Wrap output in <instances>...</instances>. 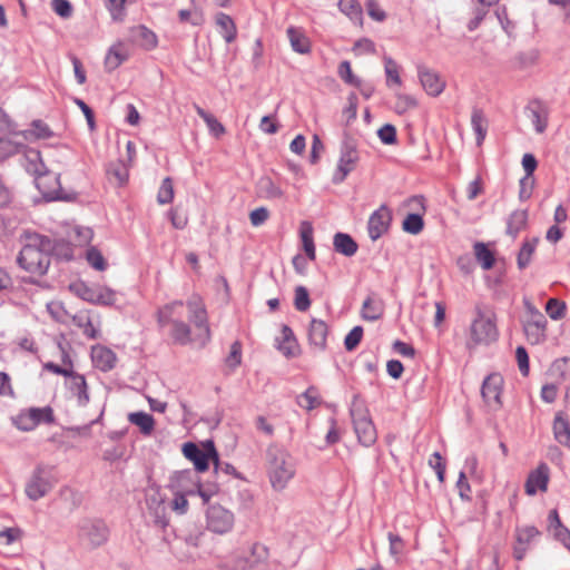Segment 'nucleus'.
<instances>
[{
	"label": "nucleus",
	"mask_w": 570,
	"mask_h": 570,
	"mask_svg": "<svg viewBox=\"0 0 570 570\" xmlns=\"http://www.w3.org/2000/svg\"><path fill=\"white\" fill-rule=\"evenodd\" d=\"M53 248L52 240L49 237L37 233H26L24 244L17 262L26 272L43 276L50 266Z\"/></svg>",
	"instance_id": "f257e3e1"
},
{
	"label": "nucleus",
	"mask_w": 570,
	"mask_h": 570,
	"mask_svg": "<svg viewBox=\"0 0 570 570\" xmlns=\"http://www.w3.org/2000/svg\"><path fill=\"white\" fill-rule=\"evenodd\" d=\"M499 338L498 318L494 311L476 305L472 318L466 347L472 350L479 345L489 346Z\"/></svg>",
	"instance_id": "f03ea898"
},
{
	"label": "nucleus",
	"mask_w": 570,
	"mask_h": 570,
	"mask_svg": "<svg viewBox=\"0 0 570 570\" xmlns=\"http://www.w3.org/2000/svg\"><path fill=\"white\" fill-rule=\"evenodd\" d=\"M184 303L181 301H175L166 304L158 309L157 321L160 327L171 325L170 337L176 344L187 345L193 340L190 337L191 331L187 323L183 322Z\"/></svg>",
	"instance_id": "7ed1b4c3"
},
{
	"label": "nucleus",
	"mask_w": 570,
	"mask_h": 570,
	"mask_svg": "<svg viewBox=\"0 0 570 570\" xmlns=\"http://www.w3.org/2000/svg\"><path fill=\"white\" fill-rule=\"evenodd\" d=\"M268 476L272 488L282 491L295 474V466L292 456L279 448L267 450Z\"/></svg>",
	"instance_id": "20e7f679"
},
{
	"label": "nucleus",
	"mask_w": 570,
	"mask_h": 570,
	"mask_svg": "<svg viewBox=\"0 0 570 570\" xmlns=\"http://www.w3.org/2000/svg\"><path fill=\"white\" fill-rule=\"evenodd\" d=\"M350 415L357 440L364 446H371L376 442L377 433L371 419L365 401L358 395L353 396Z\"/></svg>",
	"instance_id": "39448f33"
},
{
	"label": "nucleus",
	"mask_w": 570,
	"mask_h": 570,
	"mask_svg": "<svg viewBox=\"0 0 570 570\" xmlns=\"http://www.w3.org/2000/svg\"><path fill=\"white\" fill-rule=\"evenodd\" d=\"M109 530L99 519H82L77 524L79 543L87 549H96L108 540Z\"/></svg>",
	"instance_id": "423d86ee"
},
{
	"label": "nucleus",
	"mask_w": 570,
	"mask_h": 570,
	"mask_svg": "<svg viewBox=\"0 0 570 570\" xmlns=\"http://www.w3.org/2000/svg\"><path fill=\"white\" fill-rule=\"evenodd\" d=\"M358 160L360 155L356 140L353 137L345 135L341 144L340 159L336 170L333 174L332 181L334 184L343 183L347 175L356 168Z\"/></svg>",
	"instance_id": "0eeeda50"
},
{
	"label": "nucleus",
	"mask_w": 570,
	"mask_h": 570,
	"mask_svg": "<svg viewBox=\"0 0 570 570\" xmlns=\"http://www.w3.org/2000/svg\"><path fill=\"white\" fill-rule=\"evenodd\" d=\"M216 451L215 444L210 440L202 443V446L193 442L183 445V453L186 459L194 463L196 473L208 470L209 462L216 456Z\"/></svg>",
	"instance_id": "6e6552de"
},
{
	"label": "nucleus",
	"mask_w": 570,
	"mask_h": 570,
	"mask_svg": "<svg viewBox=\"0 0 570 570\" xmlns=\"http://www.w3.org/2000/svg\"><path fill=\"white\" fill-rule=\"evenodd\" d=\"M235 517L220 504H212L206 511V527L216 534H226L234 528Z\"/></svg>",
	"instance_id": "1a4fd4ad"
},
{
	"label": "nucleus",
	"mask_w": 570,
	"mask_h": 570,
	"mask_svg": "<svg viewBox=\"0 0 570 570\" xmlns=\"http://www.w3.org/2000/svg\"><path fill=\"white\" fill-rule=\"evenodd\" d=\"M189 311V321L194 323L198 330L197 340L200 346H205L210 340V330L207 320V312L202 302L197 296L189 298L186 303Z\"/></svg>",
	"instance_id": "9d476101"
},
{
	"label": "nucleus",
	"mask_w": 570,
	"mask_h": 570,
	"mask_svg": "<svg viewBox=\"0 0 570 570\" xmlns=\"http://www.w3.org/2000/svg\"><path fill=\"white\" fill-rule=\"evenodd\" d=\"M268 549L262 543H254L248 556H237L226 563L229 570H252L266 563Z\"/></svg>",
	"instance_id": "9b49d317"
},
{
	"label": "nucleus",
	"mask_w": 570,
	"mask_h": 570,
	"mask_svg": "<svg viewBox=\"0 0 570 570\" xmlns=\"http://www.w3.org/2000/svg\"><path fill=\"white\" fill-rule=\"evenodd\" d=\"M50 475L51 469L48 466L38 465L33 470V473L26 485V494L30 500L37 501L52 489Z\"/></svg>",
	"instance_id": "f8f14e48"
},
{
	"label": "nucleus",
	"mask_w": 570,
	"mask_h": 570,
	"mask_svg": "<svg viewBox=\"0 0 570 570\" xmlns=\"http://www.w3.org/2000/svg\"><path fill=\"white\" fill-rule=\"evenodd\" d=\"M198 482L199 478L195 471L190 469L176 471L169 478L168 489L173 493L195 495Z\"/></svg>",
	"instance_id": "ddd939ff"
},
{
	"label": "nucleus",
	"mask_w": 570,
	"mask_h": 570,
	"mask_svg": "<svg viewBox=\"0 0 570 570\" xmlns=\"http://www.w3.org/2000/svg\"><path fill=\"white\" fill-rule=\"evenodd\" d=\"M503 383L504 380L500 373H491L484 379L481 387V394L489 406L499 409L502 405L501 394Z\"/></svg>",
	"instance_id": "4468645a"
},
{
	"label": "nucleus",
	"mask_w": 570,
	"mask_h": 570,
	"mask_svg": "<svg viewBox=\"0 0 570 570\" xmlns=\"http://www.w3.org/2000/svg\"><path fill=\"white\" fill-rule=\"evenodd\" d=\"M35 180L37 188L46 198L52 200H65L68 198L66 191L61 187L59 174H51L47 170L46 174L40 175Z\"/></svg>",
	"instance_id": "2eb2a0df"
},
{
	"label": "nucleus",
	"mask_w": 570,
	"mask_h": 570,
	"mask_svg": "<svg viewBox=\"0 0 570 570\" xmlns=\"http://www.w3.org/2000/svg\"><path fill=\"white\" fill-rule=\"evenodd\" d=\"M392 212L386 205H382L368 218L367 230L372 240L379 239L390 228Z\"/></svg>",
	"instance_id": "dca6fc26"
},
{
	"label": "nucleus",
	"mask_w": 570,
	"mask_h": 570,
	"mask_svg": "<svg viewBox=\"0 0 570 570\" xmlns=\"http://www.w3.org/2000/svg\"><path fill=\"white\" fill-rule=\"evenodd\" d=\"M550 479V469L547 463H540L532 470L524 483L525 493L534 495L538 491L546 492Z\"/></svg>",
	"instance_id": "f3484780"
},
{
	"label": "nucleus",
	"mask_w": 570,
	"mask_h": 570,
	"mask_svg": "<svg viewBox=\"0 0 570 570\" xmlns=\"http://www.w3.org/2000/svg\"><path fill=\"white\" fill-rule=\"evenodd\" d=\"M528 118L531 120L535 132L543 134L548 127L550 109L541 100H531L525 107Z\"/></svg>",
	"instance_id": "a211bd4d"
},
{
	"label": "nucleus",
	"mask_w": 570,
	"mask_h": 570,
	"mask_svg": "<svg viewBox=\"0 0 570 570\" xmlns=\"http://www.w3.org/2000/svg\"><path fill=\"white\" fill-rule=\"evenodd\" d=\"M67 379V386L71 394L77 399L78 405L86 406L89 403L90 397L85 376L72 371Z\"/></svg>",
	"instance_id": "6ab92c4d"
},
{
	"label": "nucleus",
	"mask_w": 570,
	"mask_h": 570,
	"mask_svg": "<svg viewBox=\"0 0 570 570\" xmlns=\"http://www.w3.org/2000/svg\"><path fill=\"white\" fill-rule=\"evenodd\" d=\"M91 358L96 368L108 372L116 366L117 356L108 347L97 345L91 348Z\"/></svg>",
	"instance_id": "aec40b11"
},
{
	"label": "nucleus",
	"mask_w": 570,
	"mask_h": 570,
	"mask_svg": "<svg viewBox=\"0 0 570 570\" xmlns=\"http://www.w3.org/2000/svg\"><path fill=\"white\" fill-rule=\"evenodd\" d=\"M547 318L527 320L523 323V332L528 342L532 345L543 343L547 338Z\"/></svg>",
	"instance_id": "412c9836"
},
{
	"label": "nucleus",
	"mask_w": 570,
	"mask_h": 570,
	"mask_svg": "<svg viewBox=\"0 0 570 570\" xmlns=\"http://www.w3.org/2000/svg\"><path fill=\"white\" fill-rule=\"evenodd\" d=\"M384 311L385 304L383 299L374 294H371L363 302L361 315L363 320L374 322L383 316Z\"/></svg>",
	"instance_id": "4be33fe9"
},
{
	"label": "nucleus",
	"mask_w": 570,
	"mask_h": 570,
	"mask_svg": "<svg viewBox=\"0 0 570 570\" xmlns=\"http://www.w3.org/2000/svg\"><path fill=\"white\" fill-rule=\"evenodd\" d=\"M256 195L267 200L281 199L284 196L283 189L268 176H263L256 184Z\"/></svg>",
	"instance_id": "5701e85b"
},
{
	"label": "nucleus",
	"mask_w": 570,
	"mask_h": 570,
	"mask_svg": "<svg viewBox=\"0 0 570 570\" xmlns=\"http://www.w3.org/2000/svg\"><path fill=\"white\" fill-rule=\"evenodd\" d=\"M328 326L322 320L313 318L308 328V340L312 345L320 350L326 348Z\"/></svg>",
	"instance_id": "b1692460"
},
{
	"label": "nucleus",
	"mask_w": 570,
	"mask_h": 570,
	"mask_svg": "<svg viewBox=\"0 0 570 570\" xmlns=\"http://www.w3.org/2000/svg\"><path fill=\"white\" fill-rule=\"evenodd\" d=\"M549 530L552 531L553 537L560 541L564 548L570 550V531L566 528L558 514L557 510H551L548 517Z\"/></svg>",
	"instance_id": "393cba45"
},
{
	"label": "nucleus",
	"mask_w": 570,
	"mask_h": 570,
	"mask_svg": "<svg viewBox=\"0 0 570 570\" xmlns=\"http://www.w3.org/2000/svg\"><path fill=\"white\" fill-rule=\"evenodd\" d=\"M420 82L432 97L441 95L446 86V80L440 73H420Z\"/></svg>",
	"instance_id": "a878e982"
},
{
	"label": "nucleus",
	"mask_w": 570,
	"mask_h": 570,
	"mask_svg": "<svg viewBox=\"0 0 570 570\" xmlns=\"http://www.w3.org/2000/svg\"><path fill=\"white\" fill-rule=\"evenodd\" d=\"M75 326L82 330V334L89 340H97L100 336V331L96 327L88 313L80 312L71 316Z\"/></svg>",
	"instance_id": "bb28decb"
},
{
	"label": "nucleus",
	"mask_w": 570,
	"mask_h": 570,
	"mask_svg": "<svg viewBox=\"0 0 570 570\" xmlns=\"http://www.w3.org/2000/svg\"><path fill=\"white\" fill-rule=\"evenodd\" d=\"M333 246L335 252L351 257L356 254L358 249L357 243L352 238L351 235L345 233H336L333 237Z\"/></svg>",
	"instance_id": "cd10ccee"
},
{
	"label": "nucleus",
	"mask_w": 570,
	"mask_h": 570,
	"mask_svg": "<svg viewBox=\"0 0 570 570\" xmlns=\"http://www.w3.org/2000/svg\"><path fill=\"white\" fill-rule=\"evenodd\" d=\"M528 210L517 209L512 212L507 220V234L515 238L518 234L527 227Z\"/></svg>",
	"instance_id": "c85d7f7f"
},
{
	"label": "nucleus",
	"mask_w": 570,
	"mask_h": 570,
	"mask_svg": "<svg viewBox=\"0 0 570 570\" xmlns=\"http://www.w3.org/2000/svg\"><path fill=\"white\" fill-rule=\"evenodd\" d=\"M24 168L28 173L35 176V179L42 174H46L48 168L46 167L41 154L37 149H29L26 153V165Z\"/></svg>",
	"instance_id": "c756f323"
},
{
	"label": "nucleus",
	"mask_w": 570,
	"mask_h": 570,
	"mask_svg": "<svg viewBox=\"0 0 570 570\" xmlns=\"http://www.w3.org/2000/svg\"><path fill=\"white\" fill-rule=\"evenodd\" d=\"M287 37L294 51L298 53H307L311 49L309 39L305 33L295 27L287 29Z\"/></svg>",
	"instance_id": "7c9ffc66"
},
{
	"label": "nucleus",
	"mask_w": 570,
	"mask_h": 570,
	"mask_svg": "<svg viewBox=\"0 0 570 570\" xmlns=\"http://www.w3.org/2000/svg\"><path fill=\"white\" fill-rule=\"evenodd\" d=\"M216 23L220 29V35L227 43H232L237 37V29L230 16L219 12L216 16Z\"/></svg>",
	"instance_id": "2f4dec72"
},
{
	"label": "nucleus",
	"mask_w": 570,
	"mask_h": 570,
	"mask_svg": "<svg viewBox=\"0 0 570 570\" xmlns=\"http://www.w3.org/2000/svg\"><path fill=\"white\" fill-rule=\"evenodd\" d=\"M539 242H540L539 237H532V238L525 239L522 243V246L518 253V258H517L519 269H524L529 266L532 255L534 254Z\"/></svg>",
	"instance_id": "473e14b6"
},
{
	"label": "nucleus",
	"mask_w": 570,
	"mask_h": 570,
	"mask_svg": "<svg viewBox=\"0 0 570 570\" xmlns=\"http://www.w3.org/2000/svg\"><path fill=\"white\" fill-rule=\"evenodd\" d=\"M553 433L560 444L570 449V423L561 413L554 417Z\"/></svg>",
	"instance_id": "72a5a7b5"
},
{
	"label": "nucleus",
	"mask_w": 570,
	"mask_h": 570,
	"mask_svg": "<svg viewBox=\"0 0 570 570\" xmlns=\"http://www.w3.org/2000/svg\"><path fill=\"white\" fill-rule=\"evenodd\" d=\"M338 8L341 12L350 18L355 24L362 26L363 23V9L356 0H340Z\"/></svg>",
	"instance_id": "f704fd0d"
},
{
	"label": "nucleus",
	"mask_w": 570,
	"mask_h": 570,
	"mask_svg": "<svg viewBox=\"0 0 570 570\" xmlns=\"http://www.w3.org/2000/svg\"><path fill=\"white\" fill-rule=\"evenodd\" d=\"M128 421L137 425L144 435H150L155 429L153 415L146 412H132L128 415Z\"/></svg>",
	"instance_id": "c9c22d12"
},
{
	"label": "nucleus",
	"mask_w": 570,
	"mask_h": 570,
	"mask_svg": "<svg viewBox=\"0 0 570 570\" xmlns=\"http://www.w3.org/2000/svg\"><path fill=\"white\" fill-rule=\"evenodd\" d=\"M132 38L140 47L148 50L155 48L157 45L156 35L142 24L132 29Z\"/></svg>",
	"instance_id": "e433bc0d"
},
{
	"label": "nucleus",
	"mask_w": 570,
	"mask_h": 570,
	"mask_svg": "<svg viewBox=\"0 0 570 570\" xmlns=\"http://www.w3.org/2000/svg\"><path fill=\"white\" fill-rule=\"evenodd\" d=\"M471 125L476 135V144L478 146H481L488 131V120L481 109H473L471 115Z\"/></svg>",
	"instance_id": "4c0bfd02"
},
{
	"label": "nucleus",
	"mask_w": 570,
	"mask_h": 570,
	"mask_svg": "<svg viewBox=\"0 0 570 570\" xmlns=\"http://www.w3.org/2000/svg\"><path fill=\"white\" fill-rule=\"evenodd\" d=\"M277 347L287 357L296 355L298 346L294 333L289 326H282V342L278 343Z\"/></svg>",
	"instance_id": "58836bf2"
},
{
	"label": "nucleus",
	"mask_w": 570,
	"mask_h": 570,
	"mask_svg": "<svg viewBox=\"0 0 570 570\" xmlns=\"http://www.w3.org/2000/svg\"><path fill=\"white\" fill-rule=\"evenodd\" d=\"M473 248L474 256L482 266V268L485 271L491 269L495 262L493 252L490 250L488 246L482 242H476Z\"/></svg>",
	"instance_id": "ea45409f"
},
{
	"label": "nucleus",
	"mask_w": 570,
	"mask_h": 570,
	"mask_svg": "<svg viewBox=\"0 0 570 570\" xmlns=\"http://www.w3.org/2000/svg\"><path fill=\"white\" fill-rule=\"evenodd\" d=\"M301 238L303 243L304 250L306 253V256L314 261L316 257L315 254V245L313 239V226L308 222H303L301 225Z\"/></svg>",
	"instance_id": "a19ab883"
},
{
	"label": "nucleus",
	"mask_w": 570,
	"mask_h": 570,
	"mask_svg": "<svg viewBox=\"0 0 570 570\" xmlns=\"http://www.w3.org/2000/svg\"><path fill=\"white\" fill-rule=\"evenodd\" d=\"M297 403L301 407L312 411L321 404L318 391L315 386H309L304 393H302Z\"/></svg>",
	"instance_id": "79ce46f5"
},
{
	"label": "nucleus",
	"mask_w": 570,
	"mask_h": 570,
	"mask_svg": "<svg viewBox=\"0 0 570 570\" xmlns=\"http://www.w3.org/2000/svg\"><path fill=\"white\" fill-rule=\"evenodd\" d=\"M127 59V53L121 45L114 46L109 49L105 63L107 68L114 70L118 68L122 61Z\"/></svg>",
	"instance_id": "37998d69"
},
{
	"label": "nucleus",
	"mask_w": 570,
	"mask_h": 570,
	"mask_svg": "<svg viewBox=\"0 0 570 570\" xmlns=\"http://www.w3.org/2000/svg\"><path fill=\"white\" fill-rule=\"evenodd\" d=\"M36 413V411H29V409L23 410L16 417H13V424L20 431H32L37 428L33 421Z\"/></svg>",
	"instance_id": "c03bdc74"
},
{
	"label": "nucleus",
	"mask_w": 570,
	"mask_h": 570,
	"mask_svg": "<svg viewBox=\"0 0 570 570\" xmlns=\"http://www.w3.org/2000/svg\"><path fill=\"white\" fill-rule=\"evenodd\" d=\"M196 112L206 122L209 131L214 136L219 137L225 132L224 126L212 114L205 111L203 108L198 106H196Z\"/></svg>",
	"instance_id": "a18cd8bd"
},
{
	"label": "nucleus",
	"mask_w": 570,
	"mask_h": 570,
	"mask_svg": "<svg viewBox=\"0 0 570 570\" xmlns=\"http://www.w3.org/2000/svg\"><path fill=\"white\" fill-rule=\"evenodd\" d=\"M424 222L422 215L419 213L409 214L403 220L402 228L404 232L417 235L423 230Z\"/></svg>",
	"instance_id": "49530a36"
},
{
	"label": "nucleus",
	"mask_w": 570,
	"mask_h": 570,
	"mask_svg": "<svg viewBox=\"0 0 570 570\" xmlns=\"http://www.w3.org/2000/svg\"><path fill=\"white\" fill-rule=\"evenodd\" d=\"M341 76L347 85L356 87L366 99L373 95L374 88L364 83L355 73H341Z\"/></svg>",
	"instance_id": "de8ad7c7"
},
{
	"label": "nucleus",
	"mask_w": 570,
	"mask_h": 570,
	"mask_svg": "<svg viewBox=\"0 0 570 570\" xmlns=\"http://www.w3.org/2000/svg\"><path fill=\"white\" fill-rule=\"evenodd\" d=\"M174 199V184L170 177H166L158 190L157 194V202L160 205H166L171 203Z\"/></svg>",
	"instance_id": "09e8293b"
},
{
	"label": "nucleus",
	"mask_w": 570,
	"mask_h": 570,
	"mask_svg": "<svg viewBox=\"0 0 570 570\" xmlns=\"http://www.w3.org/2000/svg\"><path fill=\"white\" fill-rule=\"evenodd\" d=\"M127 0H105V7L114 21H122L126 16L125 3Z\"/></svg>",
	"instance_id": "8fccbe9b"
},
{
	"label": "nucleus",
	"mask_w": 570,
	"mask_h": 570,
	"mask_svg": "<svg viewBox=\"0 0 570 570\" xmlns=\"http://www.w3.org/2000/svg\"><path fill=\"white\" fill-rule=\"evenodd\" d=\"M48 312L51 317L62 324H67L71 321V316L59 302H51L47 305Z\"/></svg>",
	"instance_id": "3c124183"
},
{
	"label": "nucleus",
	"mask_w": 570,
	"mask_h": 570,
	"mask_svg": "<svg viewBox=\"0 0 570 570\" xmlns=\"http://www.w3.org/2000/svg\"><path fill=\"white\" fill-rule=\"evenodd\" d=\"M540 535V531L534 525L517 528L515 538L520 544H529L533 539Z\"/></svg>",
	"instance_id": "603ef678"
},
{
	"label": "nucleus",
	"mask_w": 570,
	"mask_h": 570,
	"mask_svg": "<svg viewBox=\"0 0 570 570\" xmlns=\"http://www.w3.org/2000/svg\"><path fill=\"white\" fill-rule=\"evenodd\" d=\"M395 96H396V101H395L394 109L397 114L402 115V114L406 112L407 110L416 107V100L412 96L401 94L399 91L395 92Z\"/></svg>",
	"instance_id": "864d4df0"
},
{
	"label": "nucleus",
	"mask_w": 570,
	"mask_h": 570,
	"mask_svg": "<svg viewBox=\"0 0 570 570\" xmlns=\"http://www.w3.org/2000/svg\"><path fill=\"white\" fill-rule=\"evenodd\" d=\"M116 302V294L112 289L106 287H96L92 304L112 305Z\"/></svg>",
	"instance_id": "5fc2aeb1"
},
{
	"label": "nucleus",
	"mask_w": 570,
	"mask_h": 570,
	"mask_svg": "<svg viewBox=\"0 0 570 570\" xmlns=\"http://www.w3.org/2000/svg\"><path fill=\"white\" fill-rule=\"evenodd\" d=\"M546 312L552 320H561L566 314V304L558 298H550L546 304Z\"/></svg>",
	"instance_id": "6e6d98bb"
},
{
	"label": "nucleus",
	"mask_w": 570,
	"mask_h": 570,
	"mask_svg": "<svg viewBox=\"0 0 570 570\" xmlns=\"http://www.w3.org/2000/svg\"><path fill=\"white\" fill-rule=\"evenodd\" d=\"M294 306L299 312H305L309 308L311 299L306 287L297 286L295 288Z\"/></svg>",
	"instance_id": "4d7b16f0"
},
{
	"label": "nucleus",
	"mask_w": 570,
	"mask_h": 570,
	"mask_svg": "<svg viewBox=\"0 0 570 570\" xmlns=\"http://www.w3.org/2000/svg\"><path fill=\"white\" fill-rule=\"evenodd\" d=\"M29 411H36L35 424L38 426L40 423L52 424L55 422V414L51 406L30 407Z\"/></svg>",
	"instance_id": "13d9d810"
},
{
	"label": "nucleus",
	"mask_w": 570,
	"mask_h": 570,
	"mask_svg": "<svg viewBox=\"0 0 570 570\" xmlns=\"http://www.w3.org/2000/svg\"><path fill=\"white\" fill-rule=\"evenodd\" d=\"M108 174L114 176L119 185L128 180V168L122 161L111 163L108 167Z\"/></svg>",
	"instance_id": "bf43d9fd"
},
{
	"label": "nucleus",
	"mask_w": 570,
	"mask_h": 570,
	"mask_svg": "<svg viewBox=\"0 0 570 570\" xmlns=\"http://www.w3.org/2000/svg\"><path fill=\"white\" fill-rule=\"evenodd\" d=\"M362 337H363V327L362 326L353 327L348 332V334L345 336V340H344V346H345L346 351H348V352L354 351L361 343Z\"/></svg>",
	"instance_id": "052dcab7"
},
{
	"label": "nucleus",
	"mask_w": 570,
	"mask_h": 570,
	"mask_svg": "<svg viewBox=\"0 0 570 570\" xmlns=\"http://www.w3.org/2000/svg\"><path fill=\"white\" fill-rule=\"evenodd\" d=\"M30 134L37 139H47L53 136L50 127L42 120H33L31 124Z\"/></svg>",
	"instance_id": "680f3d73"
},
{
	"label": "nucleus",
	"mask_w": 570,
	"mask_h": 570,
	"mask_svg": "<svg viewBox=\"0 0 570 570\" xmlns=\"http://www.w3.org/2000/svg\"><path fill=\"white\" fill-rule=\"evenodd\" d=\"M212 462L214 464V470L216 473H225L227 475H233L237 479H242L240 474L237 472L233 464L219 460V455L217 452L216 456L213 459Z\"/></svg>",
	"instance_id": "e2e57ef3"
},
{
	"label": "nucleus",
	"mask_w": 570,
	"mask_h": 570,
	"mask_svg": "<svg viewBox=\"0 0 570 570\" xmlns=\"http://www.w3.org/2000/svg\"><path fill=\"white\" fill-rule=\"evenodd\" d=\"M87 261L97 271H105L107 267L104 256L96 248H90L87 252Z\"/></svg>",
	"instance_id": "0e129e2a"
},
{
	"label": "nucleus",
	"mask_w": 570,
	"mask_h": 570,
	"mask_svg": "<svg viewBox=\"0 0 570 570\" xmlns=\"http://www.w3.org/2000/svg\"><path fill=\"white\" fill-rule=\"evenodd\" d=\"M429 464L435 471L439 481L443 482L445 476V463L443 462L441 454L439 452H434L429 460Z\"/></svg>",
	"instance_id": "69168bd1"
},
{
	"label": "nucleus",
	"mask_w": 570,
	"mask_h": 570,
	"mask_svg": "<svg viewBox=\"0 0 570 570\" xmlns=\"http://www.w3.org/2000/svg\"><path fill=\"white\" fill-rule=\"evenodd\" d=\"M242 362V344L236 341L232 344L230 346V352L228 354V356L226 357V364L232 367V368H235L236 366H238Z\"/></svg>",
	"instance_id": "338daca9"
},
{
	"label": "nucleus",
	"mask_w": 570,
	"mask_h": 570,
	"mask_svg": "<svg viewBox=\"0 0 570 570\" xmlns=\"http://www.w3.org/2000/svg\"><path fill=\"white\" fill-rule=\"evenodd\" d=\"M379 138L385 145H392L396 141V129L393 125L386 124L377 131Z\"/></svg>",
	"instance_id": "774afa93"
}]
</instances>
